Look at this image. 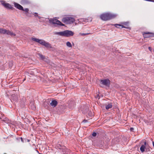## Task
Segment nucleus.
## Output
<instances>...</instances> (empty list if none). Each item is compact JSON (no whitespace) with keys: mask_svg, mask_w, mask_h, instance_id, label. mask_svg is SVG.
Instances as JSON below:
<instances>
[{"mask_svg":"<svg viewBox=\"0 0 154 154\" xmlns=\"http://www.w3.org/2000/svg\"><path fill=\"white\" fill-rule=\"evenodd\" d=\"M11 64H12V63H11Z\"/></svg>","mask_w":154,"mask_h":154,"instance_id":"obj_39","label":"nucleus"},{"mask_svg":"<svg viewBox=\"0 0 154 154\" xmlns=\"http://www.w3.org/2000/svg\"><path fill=\"white\" fill-rule=\"evenodd\" d=\"M117 111V109H116V112Z\"/></svg>","mask_w":154,"mask_h":154,"instance_id":"obj_38","label":"nucleus"},{"mask_svg":"<svg viewBox=\"0 0 154 154\" xmlns=\"http://www.w3.org/2000/svg\"><path fill=\"white\" fill-rule=\"evenodd\" d=\"M130 129L131 131H133L134 130V128H131Z\"/></svg>","mask_w":154,"mask_h":154,"instance_id":"obj_27","label":"nucleus"},{"mask_svg":"<svg viewBox=\"0 0 154 154\" xmlns=\"http://www.w3.org/2000/svg\"><path fill=\"white\" fill-rule=\"evenodd\" d=\"M28 142H29V140H28Z\"/></svg>","mask_w":154,"mask_h":154,"instance_id":"obj_37","label":"nucleus"},{"mask_svg":"<svg viewBox=\"0 0 154 154\" xmlns=\"http://www.w3.org/2000/svg\"><path fill=\"white\" fill-rule=\"evenodd\" d=\"M38 55L39 57L41 58V59H43L44 58V57L42 54H39Z\"/></svg>","mask_w":154,"mask_h":154,"instance_id":"obj_22","label":"nucleus"},{"mask_svg":"<svg viewBox=\"0 0 154 154\" xmlns=\"http://www.w3.org/2000/svg\"><path fill=\"white\" fill-rule=\"evenodd\" d=\"M75 20V19L71 17H66L63 18L62 21L64 23L67 24H70L73 23Z\"/></svg>","mask_w":154,"mask_h":154,"instance_id":"obj_3","label":"nucleus"},{"mask_svg":"<svg viewBox=\"0 0 154 154\" xmlns=\"http://www.w3.org/2000/svg\"><path fill=\"white\" fill-rule=\"evenodd\" d=\"M43 45L48 48H52L51 45L48 42H44Z\"/></svg>","mask_w":154,"mask_h":154,"instance_id":"obj_11","label":"nucleus"},{"mask_svg":"<svg viewBox=\"0 0 154 154\" xmlns=\"http://www.w3.org/2000/svg\"><path fill=\"white\" fill-rule=\"evenodd\" d=\"M112 107V105L110 104H109L106 106V109H108L109 108H111Z\"/></svg>","mask_w":154,"mask_h":154,"instance_id":"obj_19","label":"nucleus"},{"mask_svg":"<svg viewBox=\"0 0 154 154\" xmlns=\"http://www.w3.org/2000/svg\"><path fill=\"white\" fill-rule=\"evenodd\" d=\"M5 32V34H6L8 35H10L11 36H15L16 35V34H15L13 33L12 32H11L10 31L7 30L6 29Z\"/></svg>","mask_w":154,"mask_h":154,"instance_id":"obj_13","label":"nucleus"},{"mask_svg":"<svg viewBox=\"0 0 154 154\" xmlns=\"http://www.w3.org/2000/svg\"><path fill=\"white\" fill-rule=\"evenodd\" d=\"M66 45L69 48H72V45H71L70 42H67L66 43Z\"/></svg>","mask_w":154,"mask_h":154,"instance_id":"obj_17","label":"nucleus"},{"mask_svg":"<svg viewBox=\"0 0 154 154\" xmlns=\"http://www.w3.org/2000/svg\"><path fill=\"white\" fill-rule=\"evenodd\" d=\"M92 135L94 137H95L96 136V135H97V134L95 132H94L92 134Z\"/></svg>","mask_w":154,"mask_h":154,"instance_id":"obj_24","label":"nucleus"},{"mask_svg":"<svg viewBox=\"0 0 154 154\" xmlns=\"http://www.w3.org/2000/svg\"><path fill=\"white\" fill-rule=\"evenodd\" d=\"M36 16H37L38 17V18L39 19H40L41 18V17H40L39 16H38V15H36Z\"/></svg>","mask_w":154,"mask_h":154,"instance_id":"obj_29","label":"nucleus"},{"mask_svg":"<svg viewBox=\"0 0 154 154\" xmlns=\"http://www.w3.org/2000/svg\"><path fill=\"white\" fill-rule=\"evenodd\" d=\"M29 74V72H25V74L28 75Z\"/></svg>","mask_w":154,"mask_h":154,"instance_id":"obj_25","label":"nucleus"},{"mask_svg":"<svg viewBox=\"0 0 154 154\" xmlns=\"http://www.w3.org/2000/svg\"><path fill=\"white\" fill-rule=\"evenodd\" d=\"M14 6L17 8L18 9L20 10H23V7L20 4L16 2H14Z\"/></svg>","mask_w":154,"mask_h":154,"instance_id":"obj_10","label":"nucleus"},{"mask_svg":"<svg viewBox=\"0 0 154 154\" xmlns=\"http://www.w3.org/2000/svg\"><path fill=\"white\" fill-rule=\"evenodd\" d=\"M146 142H144V144L142 145L140 147V150L142 152L145 151V146L146 145Z\"/></svg>","mask_w":154,"mask_h":154,"instance_id":"obj_12","label":"nucleus"},{"mask_svg":"<svg viewBox=\"0 0 154 154\" xmlns=\"http://www.w3.org/2000/svg\"><path fill=\"white\" fill-rule=\"evenodd\" d=\"M50 22L54 24H57V25L61 26H64V25L60 21L56 19H51L50 20Z\"/></svg>","mask_w":154,"mask_h":154,"instance_id":"obj_5","label":"nucleus"},{"mask_svg":"<svg viewBox=\"0 0 154 154\" xmlns=\"http://www.w3.org/2000/svg\"><path fill=\"white\" fill-rule=\"evenodd\" d=\"M152 144H153V146L154 147V142H152Z\"/></svg>","mask_w":154,"mask_h":154,"instance_id":"obj_34","label":"nucleus"},{"mask_svg":"<svg viewBox=\"0 0 154 154\" xmlns=\"http://www.w3.org/2000/svg\"><path fill=\"white\" fill-rule=\"evenodd\" d=\"M101 84L106 86H108L110 84L109 80L108 79H105L101 80L100 81Z\"/></svg>","mask_w":154,"mask_h":154,"instance_id":"obj_8","label":"nucleus"},{"mask_svg":"<svg viewBox=\"0 0 154 154\" xmlns=\"http://www.w3.org/2000/svg\"><path fill=\"white\" fill-rule=\"evenodd\" d=\"M122 137L121 136H117V140L116 139V142L117 143L119 142L121 140Z\"/></svg>","mask_w":154,"mask_h":154,"instance_id":"obj_16","label":"nucleus"},{"mask_svg":"<svg viewBox=\"0 0 154 154\" xmlns=\"http://www.w3.org/2000/svg\"><path fill=\"white\" fill-rule=\"evenodd\" d=\"M57 102L55 100H52L51 103H50V105L51 106L54 107L57 106Z\"/></svg>","mask_w":154,"mask_h":154,"instance_id":"obj_14","label":"nucleus"},{"mask_svg":"<svg viewBox=\"0 0 154 154\" xmlns=\"http://www.w3.org/2000/svg\"><path fill=\"white\" fill-rule=\"evenodd\" d=\"M21 140L22 141V142H23V139L22 137H21Z\"/></svg>","mask_w":154,"mask_h":154,"instance_id":"obj_32","label":"nucleus"},{"mask_svg":"<svg viewBox=\"0 0 154 154\" xmlns=\"http://www.w3.org/2000/svg\"><path fill=\"white\" fill-rule=\"evenodd\" d=\"M22 10L25 11L26 12V14L28 13L29 11V9L27 8H25V9H23V10Z\"/></svg>","mask_w":154,"mask_h":154,"instance_id":"obj_20","label":"nucleus"},{"mask_svg":"<svg viewBox=\"0 0 154 154\" xmlns=\"http://www.w3.org/2000/svg\"><path fill=\"white\" fill-rule=\"evenodd\" d=\"M90 33H79V35H82V36H84V35H88V34H89Z\"/></svg>","mask_w":154,"mask_h":154,"instance_id":"obj_21","label":"nucleus"},{"mask_svg":"<svg viewBox=\"0 0 154 154\" xmlns=\"http://www.w3.org/2000/svg\"><path fill=\"white\" fill-rule=\"evenodd\" d=\"M115 15L110 13H106L100 15V19L103 21H107L114 18Z\"/></svg>","mask_w":154,"mask_h":154,"instance_id":"obj_1","label":"nucleus"},{"mask_svg":"<svg viewBox=\"0 0 154 154\" xmlns=\"http://www.w3.org/2000/svg\"><path fill=\"white\" fill-rule=\"evenodd\" d=\"M1 3L3 6L7 8L12 9L13 8L9 4L5 3L4 1H1Z\"/></svg>","mask_w":154,"mask_h":154,"instance_id":"obj_9","label":"nucleus"},{"mask_svg":"<svg viewBox=\"0 0 154 154\" xmlns=\"http://www.w3.org/2000/svg\"><path fill=\"white\" fill-rule=\"evenodd\" d=\"M56 34L62 36L66 37L72 36L74 35L73 32L68 30H66L63 31L57 32Z\"/></svg>","mask_w":154,"mask_h":154,"instance_id":"obj_2","label":"nucleus"},{"mask_svg":"<svg viewBox=\"0 0 154 154\" xmlns=\"http://www.w3.org/2000/svg\"><path fill=\"white\" fill-rule=\"evenodd\" d=\"M83 122L85 123L86 122H87V120H84V121H83Z\"/></svg>","mask_w":154,"mask_h":154,"instance_id":"obj_28","label":"nucleus"},{"mask_svg":"<svg viewBox=\"0 0 154 154\" xmlns=\"http://www.w3.org/2000/svg\"><path fill=\"white\" fill-rule=\"evenodd\" d=\"M29 74H30L31 75H34V72L32 71H29Z\"/></svg>","mask_w":154,"mask_h":154,"instance_id":"obj_23","label":"nucleus"},{"mask_svg":"<svg viewBox=\"0 0 154 154\" xmlns=\"http://www.w3.org/2000/svg\"><path fill=\"white\" fill-rule=\"evenodd\" d=\"M142 34L144 38L154 37V33L149 32H143Z\"/></svg>","mask_w":154,"mask_h":154,"instance_id":"obj_4","label":"nucleus"},{"mask_svg":"<svg viewBox=\"0 0 154 154\" xmlns=\"http://www.w3.org/2000/svg\"><path fill=\"white\" fill-rule=\"evenodd\" d=\"M31 39L32 40L34 41L39 43L42 45H43V44H44L45 41L43 39H39L34 38H31Z\"/></svg>","mask_w":154,"mask_h":154,"instance_id":"obj_7","label":"nucleus"},{"mask_svg":"<svg viewBox=\"0 0 154 154\" xmlns=\"http://www.w3.org/2000/svg\"><path fill=\"white\" fill-rule=\"evenodd\" d=\"M118 116H119V117L120 116V114H119H119H118Z\"/></svg>","mask_w":154,"mask_h":154,"instance_id":"obj_33","label":"nucleus"},{"mask_svg":"<svg viewBox=\"0 0 154 154\" xmlns=\"http://www.w3.org/2000/svg\"><path fill=\"white\" fill-rule=\"evenodd\" d=\"M34 14H35V16H36V15H37V14H38V13H37L35 12V13H34Z\"/></svg>","mask_w":154,"mask_h":154,"instance_id":"obj_31","label":"nucleus"},{"mask_svg":"<svg viewBox=\"0 0 154 154\" xmlns=\"http://www.w3.org/2000/svg\"><path fill=\"white\" fill-rule=\"evenodd\" d=\"M69 104L70 108H72L75 106V103L74 102L70 101L69 102Z\"/></svg>","mask_w":154,"mask_h":154,"instance_id":"obj_15","label":"nucleus"},{"mask_svg":"<svg viewBox=\"0 0 154 154\" xmlns=\"http://www.w3.org/2000/svg\"><path fill=\"white\" fill-rule=\"evenodd\" d=\"M148 49H149V50L150 51H151L152 49H151V47H149L148 48Z\"/></svg>","mask_w":154,"mask_h":154,"instance_id":"obj_26","label":"nucleus"},{"mask_svg":"<svg viewBox=\"0 0 154 154\" xmlns=\"http://www.w3.org/2000/svg\"><path fill=\"white\" fill-rule=\"evenodd\" d=\"M26 80V78H24L23 79V81H25V80Z\"/></svg>","mask_w":154,"mask_h":154,"instance_id":"obj_35","label":"nucleus"},{"mask_svg":"<svg viewBox=\"0 0 154 154\" xmlns=\"http://www.w3.org/2000/svg\"><path fill=\"white\" fill-rule=\"evenodd\" d=\"M6 29L0 28V33L5 34Z\"/></svg>","mask_w":154,"mask_h":154,"instance_id":"obj_18","label":"nucleus"},{"mask_svg":"<svg viewBox=\"0 0 154 154\" xmlns=\"http://www.w3.org/2000/svg\"><path fill=\"white\" fill-rule=\"evenodd\" d=\"M128 22H123L122 23V25L116 24V28H119L117 26H119L121 27V28H128Z\"/></svg>","mask_w":154,"mask_h":154,"instance_id":"obj_6","label":"nucleus"},{"mask_svg":"<svg viewBox=\"0 0 154 154\" xmlns=\"http://www.w3.org/2000/svg\"><path fill=\"white\" fill-rule=\"evenodd\" d=\"M117 110H118V111H119V109H117Z\"/></svg>","mask_w":154,"mask_h":154,"instance_id":"obj_36","label":"nucleus"},{"mask_svg":"<svg viewBox=\"0 0 154 154\" xmlns=\"http://www.w3.org/2000/svg\"><path fill=\"white\" fill-rule=\"evenodd\" d=\"M35 108V107L34 106H33V107L32 108V109H34Z\"/></svg>","mask_w":154,"mask_h":154,"instance_id":"obj_30","label":"nucleus"}]
</instances>
